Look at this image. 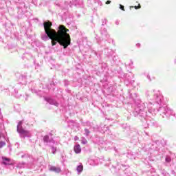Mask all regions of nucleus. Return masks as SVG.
Returning a JSON list of instances; mask_svg holds the SVG:
<instances>
[{
	"label": "nucleus",
	"mask_w": 176,
	"mask_h": 176,
	"mask_svg": "<svg viewBox=\"0 0 176 176\" xmlns=\"http://www.w3.org/2000/svg\"><path fill=\"white\" fill-rule=\"evenodd\" d=\"M18 133H19V134H21L23 137H30L31 135V133H30V131H25L23 129L19 131Z\"/></svg>",
	"instance_id": "obj_2"
},
{
	"label": "nucleus",
	"mask_w": 176,
	"mask_h": 176,
	"mask_svg": "<svg viewBox=\"0 0 176 176\" xmlns=\"http://www.w3.org/2000/svg\"><path fill=\"white\" fill-rule=\"evenodd\" d=\"M135 9H141V6L139 4L138 6H134Z\"/></svg>",
	"instance_id": "obj_13"
},
{
	"label": "nucleus",
	"mask_w": 176,
	"mask_h": 176,
	"mask_svg": "<svg viewBox=\"0 0 176 176\" xmlns=\"http://www.w3.org/2000/svg\"><path fill=\"white\" fill-rule=\"evenodd\" d=\"M3 164H12V162L10 161V159L3 157Z\"/></svg>",
	"instance_id": "obj_6"
},
{
	"label": "nucleus",
	"mask_w": 176,
	"mask_h": 176,
	"mask_svg": "<svg viewBox=\"0 0 176 176\" xmlns=\"http://www.w3.org/2000/svg\"><path fill=\"white\" fill-rule=\"evenodd\" d=\"M78 173H82L83 171V165H79L77 166Z\"/></svg>",
	"instance_id": "obj_8"
},
{
	"label": "nucleus",
	"mask_w": 176,
	"mask_h": 176,
	"mask_svg": "<svg viewBox=\"0 0 176 176\" xmlns=\"http://www.w3.org/2000/svg\"><path fill=\"white\" fill-rule=\"evenodd\" d=\"M120 9L124 11V6H122V4H120Z\"/></svg>",
	"instance_id": "obj_12"
},
{
	"label": "nucleus",
	"mask_w": 176,
	"mask_h": 176,
	"mask_svg": "<svg viewBox=\"0 0 176 176\" xmlns=\"http://www.w3.org/2000/svg\"><path fill=\"white\" fill-rule=\"evenodd\" d=\"M74 152L76 153H80V152H82V148H80V145L77 144L74 146Z\"/></svg>",
	"instance_id": "obj_5"
},
{
	"label": "nucleus",
	"mask_w": 176,
	"mask_h": 176,
	"mask_svg": "<svg viewBox=\"0 0 176 176\" xmlns=\"http://www.w3.org/2000/svg\"><path fill=\"white\" fill-rule=\"evenodd\" d=\"M166 162H168V163L171 162V158L170 157L167 156L166 157Z\"/></svg>",
	"instance_id": "obj_11"
},
{
	"label": "nucleus",
	"mask_w": 176,
	"mask_h": 176,
	"mask_svg": "<svg viewBox=\"0 0 176 176\" xmlns=\"http://www.w3.org/2000/svg\"><path fill=\"white\" fill-rule=\"evenodd\" d=\"M45 34L41 36L43 41L52 40V46H56L57 43H59L60 46H63V48L67 49L69 45H71V37L68 32L69 30L65 28L64 25H60L58 27V32L52 29L51 22L44 23Z\"/></svg>",
	"instance_id": "obj_1"
},
{
	"label": "nucleus",
	"mask_w": 176,
	"mask_h": 176,
	"mask_svg": "<svg viewBox=\"0 0 176 176\" xmlns=\"http://www.w3.org/2000/svg\"><path fill=\"white\" fill-rule=\"evenodd\" d=\"M52 153H56V148L54 147L52 148Z\"/></svg>",
	"instance_id": "obj_15"
},
{
	"label": "nucleus",
	"mask_w": 176,
	"mask_h": 176,
	"mask_svg": "<svg viewBox=\"0 0 176 176\" xmlns=\"http://www.w3.org/2000/svg\"><path fill=\"white\" fill-rule=\"evenodd\" d=\"M116 24L118 25V24H119V23H118V22H116Z\"/></svg>",
	"instance_id": "obj_19"
},
{
	"label": "nucleus",
	"mask_w": 176,
	"mask_h": 176,
	"mask_svg": "<svg viewBox=\"0 0 176 176\" xmlns=\"http://www.w3.org/2000/svg\"><path fill=\"white\" fill-rule=\"evenodd\" d=\"M136 46H137L138 47H140L141 46V44L137 43V44H136Z\"/></svg>",
	"instance_id": "obj_17"
},
{
	"label": "nucleus",
	"mask_w": 176,
	"mask_h": 176,
	"mask_svg": "<svg viewBox=\"0 0 176 176\" xmlns=\"http://www.w3.org/2000/svg\"><path fill=\"white\" fill-rule=\"evenodd\" d=\"M88 1H91V0H88Z\"/></svg>",
	"instance_id": "obj_21"
},
{
	"label": "nucleus",
	"mask_w": 176,
	"mask_h": 176,
	"mask_svg": "<svg viewBox=\"0 0 176 176\" xmlns=\"http://www.w3.org/2000/svg\"><path fill=\"white\" fill-rule=\"evenodd\" d=\"M75 6H77V8H83V1L82 0H76L74 2Z\"/></svg>",
	"instance_id": "obj_3"
},
{
	"label": "nucleus",
	"mask_w": 176,
	"mask_h": 176,
	"mask_svg": "<svg viewBox=\"0 0 176 176\" xmlns=\"http://www.w3.org/2000/svg\"><path fill=\"white\" fill-rule=\"evenodd\" d=\"M5 145H6V143L5 142H0V148H3V146H5Z\"/></svg>",
	"instance_id": "obj_9"
},
{
	"label": "nucleus",
	"mask_w": 176,
	"mask_h": 176,
	"mask_svg": "<svg viewBox=\"0 0 176 176\" xmlns=\"http://www.w3.org/2000/svg\"><path fill=\"white\" fill-rule=\"evenodd\" d=\"M79 140V138L78 136L74 137V141H78Z\"/></svg>",
	"instance_id": "obj_14"
},
{
	"label": "nucleus",
	"mask_w": 176,
	"mask_h": 176,
	"mask_svg": "<svg viewBox=\"0 0 176 176\" xmlns=\"http://www.w3.org/2000/svg\"><path fill=\"white\" fill-rule=\"evenodd\" d=\"M43 140H44V142H49V136L45 135Z\"/></svg>",
	"instance_id": "obj_10"
},
{
	"label": "nucleus",
	"mask_w": 176,
	"mask_h": 176,
	"mask_svg": "<svg viewBox=\"0 0 176 176\" xmlns=\"http://www.w3.org/2000/svg\"><path fill=\"white\" fill-rule=\"evenodd\" d=\"M109 3H111V1H107L106 2V5H109Z\"/></svg>",
	"instance_id": "obj_16"
},
{
	"label": "nucleus",
	"mask_w": 176,
	"mask_h": 176,
	"mask_svg": "<svg viewBox=\"0 0 176 176\" xmlns=\"http://www.w3.org/2000/svg\"><path fill=\"white\" fill-rule=\"evenodd\" d=\"M23 129V121H20L19 123H18V126H17V131L18 133L19 131H21V130Z\"/></svg>",
	"instance_id": "obj_7"
},
{
	"label": "nucleus",
	"mask_w": 176,
	"mask_h": 176,
	"mask_svg": "<svg viewBox=\"0 0 176 176\" xmlns=\"http://www.w3.org/2000/svg\"><path fill=\"white\" fill-rule=\"evenodd\" d=\"M174 63H175V65H176V59L174 60Z\"/></svg>",
	"instance_id": "obj_18"
},
{
	"label": "nucleus",
	"mask_w": 176,
	"mask_h": 176,
	"mask_svg": "<svg viewBox=\"0 0 176 176\" xmlns=\"http://www.w3.org/2000/svg\"><path fill=\"white\" fill-rule=\"evenodd\" d=\"M131 65H133V62H131Z\"/></svg>",
	"instance_id": "obj_20"
},
{
	"label": "nucleus",
	"mask_w": 176,
	"mask_h": 176,
	"mask_svg": "<svg viewBox=\"0 0 176 176\" xmlns=\"http://www.w3.org/2000/svg\"><path fill=\"white\" fill-rule=\"evenodd\" d=\"M50 170V171H54V173H61V168H60V167L51 166Z\"/></svg>",
	"instance_id": "obj_4"
}]
</instances>
